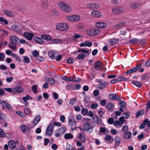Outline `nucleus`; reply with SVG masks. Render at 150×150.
<instances>
[{
    "label": "nucleus",
    "mask_w": 150,
    "mask_h": 150,
    "mask_svg": "<svg viewBox=\"0 0 150 150\" xmlns=\"http://www.w3.org/2000/svg\"><path fill=\"white\" fill-rule=\"evenodd\" d=\"M20 41V39L15 36H11L8 46L13 50H14L16 48V44L19 43Z\"/></svg>",
    "instance_id": "1"
},
{
    "label": "nucleus",
    "mask_w": 150,
    "mask_h": 150,
    "mask_svg": "<svg viewBox=\"0 0 150 150\" xmlns=\"http://www.w3.org/2000/svg\"><path fill=\"white\" fill-rule=\"evenodd\" d=\"M100 30L99 29L91 28L88 30L87 31V33L88 35L93 36L98 34L100 33Z\"/></svg>",
    "instance_id": "2"
},
{
    "label": "nucleus",
    "mask_w": 150,
    "mask_h": 150,
    "mask_svg": "<svg viewBox=\"0 0 150 150\" xmlns=\"http://www.w3.org/2000/svg\"><path fill=\"white\" fill-rule=\"evenodd\" d=\"M59 5L60 8L65 11L68 12L71 11V8L70 6L64 2L59 3Z\"/></svg>",
    "instance_id": "3"
},
{
    "label": "nucleus",
    "mask_w": 150,
    "mask_h": 150,
    "mask_svg": "<svg viewBox=\"0 0 150 150\" xmlns=\"http://www.w3.org/2000/svg\"><path fill=\"white\" fill-rule=\"evenodd\" d=\"M56 28L59 31H66L68 29V26L65 23H60L56 26Z\"/></svg>",
    "instance_id": "4"
},
{
    "label": "nucleus",
    "mask_w": 150,
    "mask_h": 150,
    "mask_svg": "<svg viewBox=\"0 0 150 150\" xmlns=\"http://www.w3.org/2000/svg\"><path fill=\"white\" fill-rule=\"evenodd\" d=\"M124 10L123 7L117 6L115 8H113L112 10V11L115 14H119L122 13Z\"/></svg>",
    "instance_id": "5"
},
{
    "label": "nucleus",
    "mask_w": 150,
    "mask_h": 150,
    "mask_svg": "<svg viewBox=\"0 0 150 150\" xmlns=\"http://www.w3.org/2000/svg\"><path fill=\"white\" fill-rule=\"evenodd\" d=\"M80 19V16L78 15L70 16L67 17V19L69 21L73 22L77 21Z\"/></svg>",
    "instance_id": "6"
},
{
    "label": "nucleus",
    "mask_w": 150,
    "mask_h": 150,
    "mask_svg": "<svg viewBox=\"0 0 150 150\" xmlns=\"http://www.w3.org/2000/svg\"><path fill=\"white\" fill-rule=\"evenodd\" d=\"M53 130V126L52 125H50L48 126L46 129L45 132V135L48 136H50L52 134Z\"/></svg>",
    "instance_id": "7"
},
{
    "label": "nucleus",
    "mask_w": 150,
    "mask_h": 150,
    "mask_svg": "<svg viewBox=\"0 0 150 150\" xmlns=\"http://www.w3.org/2000/svg\"><path fill=\"white\" fill-rule=\"evenodd\" d=\"M13 94H14V93H21L23 92V90L20 86H18L13 89Z\"/></svg>",
    "instance_id": "8"
},
{
    "label": "nucleus",
    "mask_w": 150,
    "mask_h": 150,
    "mask_svg": "<svg viewBox=\"0 0 150 150\" xmlns=\"http://www.w3.org/2000/svg\"><path fill=\"white\" fill-rule=\"evenodd\" d=\"M109 98L111 100H121V98L117 95L114 93H111L109 95Z\"/></svg>",
    "instance_id": "9"
},
{
    "label": "nucleus",
    "mask_w": 150,
    "mask_h": 150,
    "mask_svg": "<svg viewBox=\"0 0 150 150\" xmlns=\"http://www.w3.org/2000/svg\"><path fill=\"white\" fill-rule=\"evenodd\" d=\"M62 79L66 81H74V82H79L81 81V79H78L75 80L74 79H72L70 77H68L65 76H63L62 77Z\"/></svg>",
    "instance_id": "10"
},
{
    "label": "nucleus",
    "mask_w": 150,
    "mask_h": 150,
    "mask_svg": "<svg viewBox=\"0 0 150 150\" xmlns=\"http://www.w3.org/2000/svg\"><path fill=\"white\" fill-rule=\"evenodd\" d=\"M95 69L98 71H99L102 68V66L100 65V61H98L95 62L94 64Z\"/></svg>",
    "instance_id": "11"
},
{
    "label": "nucleus",
    "mask_w": 150,
    "mask_h": 150,
    "mask_svg": "<svg viewBox=\"0 0 150 150\" xmlns=\"http://www.w3.org/2000/svg\"><path fill=\"white\" fill-rule=\"evenodd\" d=\"M23 35L27 39L29 40H31L34 36L33 34L28 32H25L23 33Z\"/></svg>",
    "instance_id": "12"
},
{
    "label": "nucleus",
    "mask_w": 150,
    "mask_h": 150,
    "mask_svg": "<svg viewBox=\"0 0 150 150\" xmlns=\"http://www.w3.org/2000/svg\"><path fill=\"white\" fill-rule=\"evenodd\" d=\"M91 14L92 16L97 18H99L101 15V13L98 11H93Z\"/></svg>",
    "instance_id": "13"
},
{
    "label": "nucleus",
    "mask_w": 150,
    "mask_h": 150,
    "mask_svg": "<svg viewBox=\"0 0 150 150\" xmlns=\"http://www.w3.org/2000/svg\"><path fill=\"white\" fill-rule=\"evenodd\" d=\"M96 26L98 28H103L106 26V24L104 23L97 22L96 23Z\"/></svg>",
    "instance_id": "14"
},
{
    "label": "nucleus",
    "mask_w": 150,
    "mask_h": 150,
    "mask_svg": "<svg viewBox=\"0 0 150 150\" xmlns=\"http://www.w3.org/2000/svg\"><path fill=\"white\" fill-rule=\"evenodd\" d=\"M78 138L80 139L81 141L83 142H85L86 139L85 135L84 133H80L78 136Z\"/></svg>",
    "instance_id": "15"
},
{
    "label": "nucleus",
    "mask_w": 150,
    "mask_h": 150,
    "mask_svg": "<svg viewBox=\"0 0 150 150\" xmlns=\"http://www.w3.org/2000/svg\"><path fill=\"white\" fill-rule=\"evenodd\" d=\"M87 8L90 9H96L99 8V5L97 4H91L88 5Z\"/></svg>",
    "instance_id": "16"
},
{
    "label": "nucleus",
    "mask_w": 150,
    "mask_h": 150,
    "mask_svg": "<svg viewBox=\"0 0 150 150\" xmlns=\"http://www.w3.org/2000/svg\"><path fill=\"white\" fill-rule=\"evenodd\" d=\"M108 83L107 82H104L98 85V87L100 90H103L107 86Z\"/></svg>",
    "instance_id": "17"
},
{
    "label": "nucleus",
    "mask_w": 150,
    "mask_h": 150,
    "mask_svg": "<svg viewBox=\"0 0 150 150\" xmlns=\"http://www.w3.org/2000/svg\"><path fill=\"white\" fill-rule=\"evenodd\" d=\"M141 4L140 3H133L131 4L130 7L133 9H136L139 8L141 5Z\"/></svg>",
    "instance_id": "18"
},
{
    "label": "nucleus",
    "mask_w": 150,
    "mask_h": 150,
    "mask_svg": "<svg viewBox=\"0 0 150 150\" xmlns=\"http://www.w3.org/2000/svg\"><path fill=\"white\" fill-rule=\"evenodd\" d=\"M114 106V105L111 103H108L106 106L107 109L110 112H112V110L113 109Z\"/></svg>",
    "instance_id": "19"
},
{
    "label": "nucleus",
    "mask_w": 150,
    "mask_h": 150,
    "mask_svg": "<svg viewBox=\"0 0 150 150\" xmlns=\"http://www.w3.org/2000/svg\"><path fill=\"white\" fill-rule=\"evenodd\" d=\"M93 119L94 120V122L96 124H100L102 122L101 120L97 116H94Z\"/></svg>",
    "instance_id": "20"
},
{
    "label": "nucleus",
    "mask_w": 150,
    "mask_h": 150,
    "mask_svg": "<svg viewBox=\"0 0 150 150\" xmlns=\"http://www.w3.org/2000/svg\"><path fill=\"white\" fill-rule=\"evenodd\" d=\"M132 134V133L130 132H126L124 134V137L126 139H129L131 137Z\"/></svg>",
    "instance_id": "21"
},
{
    "label": "nucleus",
    "mask_w": 150,
    "mask_h": 150,
    "mask_svg": "<svg viewBox=\"0 0 150 150\" xmlns=\"http://www.w3.org/2000/svg\"><path fill=\"white\" fill-rule=\"evenodd\" d=\"M8 145L11 149L15 148L16 144L15 142L12 140H10L8 142Z\"/></svg>",
    "instance_id": "22"
},
{
    "label": "nucleus",
    "mask_w": 150,
    "mask_h": 150,
    "mask_svg": "<svg viewBox=\"0 0 150 150\" xmlns=\"http://www.w3.org/2000/svg\"><path fill=\"white\" fill-rule=\"evenodd\" d=\"M119 41V40L117 38H113L110 40L109 42L110 44L111 45H113L117 43Z\"/></svg>",
    "instance_id": "23"
},
{
    "label": "nucleus",
    "mask_w": 150,
    "mask_h": 150,
    "mask_svg": "<svg viewBox=\"0 0 150 150\" xmlns=\"http://www.w3.org/2000/svg\"><path fill=\"white\" fill-rule=\"evenodd\" d=\"M21 130L23 133H25L29 130V128L25 125H22L21 127Z\"/></svg>",
    "instance_id": "24"
},
{
    "label": "nucleus",
    "mask_w": 150,
    "mask_h": 150,
    "mask_svg": "<svg viewBox=\"0 0 150 150\" xmlns=\"http://www.w3.org/2000/svg\"><path fill=\"white\" fill-rule=\"evenodd\" d=\"M148 121V119L146 118V119H145L144 121H143L141 125L139 127V128L140 129H142L143 128H144L147 122Z\"/></svg>",
    "instance_id": "25"
},
{
    "label": "nucleus",
    "mask_w": 150,
    "mask_h": 150,
    "mask_svg": "<svg viewBox=\"0 0 150 150\" xmlns=\"http://www.w3.org/2000/svg\"><path fill=\"white\" fill-rule=\"evenodd\" d=\"M148 121V119L146 118V119H145L144 121H143L141 125L139 127V128L140 129H142L143 128H144L147 122Z\"/></svg>",
    "instance_id": "26"
},
{
    "label": "nucleus",
    "mask_w": 150,
    "mask_h": 150,
    "mask_svg": "<svg viewBox=\"0 0 150 150\" xmlns=\"http://www.w3.org/2000/svg\"><path fill=\"white\" fill-rule=\"evenodd\" d=\"M4 13L8 16L13 17V13L8 10H5L4 11Z\"/></svg>",
    "instance_id": "27"
},
{
    "label": "nucleus",
    "mask_w": 150,
    "mask_h": 150,
    "mask_svg": "<svg viewBox=\"0 0 150 150\" xmlns=\"http://www.w3.org/2000/svg\"><path fill=\"white\" fill-rule=\"evenodd\" d=\"M40 115L36 116L33 121V122L34 125H36L40 120Z\"/></svg>",
    "instance_id": "28"
},
{
    "label": "nucleus",
    "mask_w": 150,
    "mask_h": 150,
    "mask_svg": "<svg viewBox=\"0 0 150 150\" xmlns=\"http://www.w3.org/2000/svg\"><path fill=\"white\" fill-rule=\"evenodd\" d=\"M131 83L139 88H141L142 86L141 82L139 81H133Z\"/></svg>",
    "instance_id": "29"
},
{
    "label": "nucleus",
    "mask_w": 150,
    "mask_h": 150,
    "mask_svg": "<svg viewBox=\"0 0 150 150\" xmlns=\"http://www.w3.org/2000/svg\"><path fill=\"white\" fill-rule=\"evenodd\" d=\"M34 40L35 42L38 43H42L44 42V41L42 39L38 37H35Z\"/></svg>",
    "instance_id": "30"
},
{
    "label": "nucleus",
    "mask_w": 150,
    "mask_h": 150,
    "mask_svg": "<svg viewBox=\"0 0 150 150\" xmlns=\"http://www.w3.org/2000/svg\"><path fill=\"white\" fill-rule=\"evenodd\" d=\"M115 146H118L120 143V138L118 136H116L115 138Z\"/></svg>",
    "instance_id": "31"
},
{
    "label": "nucleus",
    "mask_w": 150,
    "mask_h": 150,
    "mask_svg": "<svg viewBox=\"0 0 150 150\" xmlns=\"http://www.w3.org/2000/svg\"><path fill=\"white\" fill-rule=\"evenodd\" d=\"M64 137L66 139H73V136L70 133H66L64 135Z\"/></svg>",
    "instance_id": "32"
},
{
    "label": "nucleus",
    "mask_w": 150,
    "mask_h": 150,
    "mask_svg": "<svg viewBox=\"0 0 150 150\" xmlns=\"http://www.w3.org/2000/svg\"><path fill=\"white\" fill-rule=\"evenodd\" d=\"M85 58V55L83 53H80L76 57L77 59L83 60Z\"/></svg>",
    "instance_id": "33"
},
{
    "label": "nucleus",
    "mask_w": 150,
    "mask_h": 150,
    "mask_svg": "<svg viewBox=\"0 0 150 150\" xmlns=\"http://www.w3.org/2000/svg\"><path fill=\"white\" fill-rule=\"evenodd\" d=\"M126 24V22H123L120 23L118 24L115 26V27L116 28H118L123 26Z\"/></svg>",
    "instance_id": "34"
},
{
    "label": "nucleus",
    "mask_w": 150,
    "mask_h": 150,
    "mask_svg": "<svg viewBox=\"0 0 150 150\" xmlns=\"http://www.w3.org/2000/svg\"><path fill=\"white\" fill-rule=\"evenodd\" d=\"M119 110L121 112H129L127 110L126 107H120Z\"/></svg>",
    "instance_id": "35"
},
{
    "label": "nucleus",
    "mask_w": 150,
    "mask_h": 150,
    "mask_svg": "<svg viewBox=\"0 0 150 150\" xmlns=\"http://www.w3.org/2000/svg\"><path fill=\"white\" fill-rule=\"evenodd\" d=\"M12 28L13 30L17 32L20 33L21 32V29L16 25H13L12 26Z\"/></svg>",
    "instance_id": "36"
},
{
    "label": "nucleus",
    "mask_w": 150,
    "mask_h": 150,
    "mask_svg": "<svg viewBox=\"0 0 150 150\" xmlns=\"http://www.w3.org/2000/svg\"><path fill=\"white\" fill-rule=\"evenodd\" d=\"M0 103L2 105L5 106L6 107L8 106V105L9 104L5 100H3L2 99H0Z\"/></svg>",
    "instance_id": "37"
},
{
    "label": "nucleus",
    "mask_w": 150,
    "mask_h": 150,
    "mask_svg": "<svg viewBox=\"0 0 150 150\" xmlns=\"http://www.w3.org/2000/svg\"><path fill=\"white\" fill-rule=\"evenodd\" d=\"M62 42V41L60 39H54L51 41L52 44L61 43Z\"/></svg>",
    "instance_id": "38"
},
{
    "label": "nucleus",
    "mask_w": 150,
    "mask_h": 150,
    "mask_svg": "<svg viewBox=\"0 0 150 150\" xmlns=\"http://www.w3.org/2000/svg\"><path fill=\"white\" fill-rule=\"evenodd\" d=\"M42 6L43 8L46 7L48 5V3L47 0H43L41 3Z\"/></svg>",
    "instance_id": "39"
},
{
    "label": "nucleus",
    "mask_w": 150,
    "mask_h": 150,
    "mask_svg": "<svg viewBox=\"0 0 150 150\" xmlns=\"http://www.w3.org/2000/svg\"><path fill=\"white\" fill-rule=\"evenodd\" d=\"M49 56L53 59L56 58V57L54 55V53L52 51H50L48 53Z\"/></svg>",
    "instance_id": "40"
},
{
    "label": "nucleus",
    "mask_w": 150,
    "mask_h": 150,
    "mask_svg": "<svg viewBox=\"0 0 150 150\" xmlns=\"http://www.w3.org/2000/svg\"><path fill=\"white\" fill-rule=\"evenodd\" d=\"M22 99L24 101V102H26V101L28 100L33 99V98L29 95H27L26 96L23 97Z\"/></svg>",
    "instance_id": "41"
},
{
    "label": "nucleus",
    "mask_w": 150,
    "mask_h": 150,
    "mask_svg": "<svg viewBox=\"0 0 150 150\" xmlns=\"http://www.w3.org/2000/svg\"><path fill=\"white\" fill-rule=\"evenodd\" d=\"M0 21L5 25H6L8 23L7 20L3 17H0Z\"/></svg>",
    "instance_id": "42"
},
{
    "label": "nucleus",
    "mask_w": 150,
    "mask_h": 150,
    "mask_svg": "<svg viewBox=\"0 0 150 150\" xmlns=\"http://www.w3.org/2000/svg\"><path fill=\"white\" fill-rule=\"evenodd\" d=\"M118 104L120 105V107H126L127 105V104L126 103L122 100H120V101L118 103Z\"/></svg>",
    "instance_id": "43"
},
{
    "label": "nucleus",
    "mask_w": 150,
    "mask_h": 150,
    "mask_svg": "<svg viewBox=\"0 0 150 150\" xmlns=\"http://www.w3.org/2000/svg\"><path fill=\"white\" fill-rule=\"evenodd\" d=\"M41 37L42 38L46 40H50L51 39V37L46 35H42L41 36Z\"/></svg>",
    "instance_id": "44"
},
{
    "label": "nucleus",
    "mask_w": 150,
    "mask_h": 150,
    "mask_svg": "<svg viewBox=\"0 0 150 150\" xmlns=\"http://www.w3.org/2000/svg\"><path fill=\"white\" fill-rule=\"evenodd\" d=\"M66 150H76L72 148V146L70 144H67L66 146Z\"/></svg>",
    "instance_id": "45"
},
{
    "label": "nucleus",
    "mask_w": 150,
    "mask_h": 150,
    "mask_svg": "<svg viewBox=\"0 0 150 150\" xmlns=\"http://www.w3.org/2000/svg\"><path fill=\"white\" fill-rule=\"evenodd\" d=\"M23 62L24 63H28L30 62V59L28 56H25L24 57Z\"/></svg>",
    "instance_id": "46"
},
{
    "label": "nucleus",
    "mask_w": 150,
    "mask_h": 150,
    "mask_svg": "<svg viewBox=\"0 0 150 150\" xmlns=\"http://www.w3.org/2000/svg\"><path fill=\"white\" fill-rule=\"evenodd\" d=\"M74 122H76L74 120V118L71 116L69 117H68V122L69 124H71Z\"/></svg>",
    "instance_id": "47"
},
{
    "label": "nucleus",
    "mask_w": 150,
    "mask_h": 150,
    "mask_svg": "<svg viewBox=\"0 0 150 150\" xmlns=\"http://www.w3.org/2000/svg\"><path fill=\"white\" fill-rule=\"evenodd\" d=\"M66 130V128L65 127H62L59 130L60 133L61 132V135H62L64 134Z\"/></svg>",
    "instance_id": "48"
},
{
    "label": "nucleus",
    "mask_w": 150,
    "mask_h": 150,
    "mask_svg": "<svg viewBox=\"0 0 150 150\" xmlns=\"http://www.w3.org/2000/svg\"><path fill=\"white\" fill-rule=\"evenodd\" d=\"M77 52H81L84 53H88L89 51L88 50H85L83 48H81V49H79L77 51Z\"/></svg>",
    "instance_id": "49"
},
{
    "label": "nucleus",
    "mask_w": 150,
    "mask_h": 150,
    "mask_svg": "<svg viewBox=\"0 0 150 150\" xmlns=\"http://www.w3.org/2000/svg\"><path fill=\"white\" fill-rule=\"evenodd\" d=\"M5 136V133L4 130L2 129H0V137H3Z\"/></svg>",
    "instance_id": "50"
},
{
    "label": "nucleus",
    "mask_w": 150,
    "mask_h": 150,
    "mask_svg": "<svg viewBox=\"0 0 150 150\" xmlns=\"http://www.w3.org/2000/svg\"><path fill=\"white\" fill-rule=\"evenodd\" d=\"M141 64H140L137 65L134 68L132 69L133 72L138 70L139 68H141Z\"/></svg>",
    "instance_id": "51"
},
{
    "label": "nucleus",
    "mask_w": 150,
    "mask_h": 150,
    "mask_svg": "<svg viewBox=\"0 0 150 150\" xmlns=\"http://www.w3.org/2000/svg\"><path fill=\"white\" fill-rule=\"evenodd\" d=\"M123 124V122H120L119 121H115L114 122V125L115 126H117L119 125H121Z\"/></svg>",
    "instance_id": "52"
},
{
    "label": "nucleus",
    "mask_w": 150,
    "mask_h": 150,
    "mask_svg": "<svg viewBox=\"0 0 150 150\" xmlns=\"http://www.w3.org/2000/svg\"><path fill=\"white\" fill-rule=\"evenodd\" d=\"M76 122H74L73 123H71V124H69V125L71 127V128L72 129V130L76 129Z\"/></svg>",
    "instance_id": "53"
},
{
    "label": "nucleus",
    "mask_w": 150,
    "mask_h": 150,
    "mask_svg": "<svg viewBox=\"0 0 150 150\" xmlns=\"http://www.w3.org/2000/svg\"><path fill=\"white\" fill-rule=\"evenodd\" d=\"M47 81L50 84H53L54 83L55 81L54 79L52 78H50L48 79Z\"/></svg>",
    "instance_id": "54"
},
{
    "label": "nucleus",
    "mask_w": 150,
    "mask_h": 150,
    "mask_svg": "<svg viewBox=\"0 0 150 150\" xmlns=\"http://www.w3.org/2000/svg\"><path fill=\"white\" fill-rule=\"evenodd\" d=\"M128 129V127L127 125L124 126L122 128V131L123 132H127Z\"/></svg>",
    "instance_id": "55"
},
{
    "label": "nucleus",
    "mask_w": 150,
    "mask_h": 150,
    "mask_svg": "<svg viewBox=\"0 0 150 150\" xmlns=\"http://www.w3.org/2000/svg\"><path fill=\"white\" fill-rule=\"evenodd\" d=\"M106 130V129L105 127H100V129L99 131V134H100V132L104 133Z\"/></svg>",
    "instance_id": "56"
},
{
    "label": "nucleus",
    "mask_w": 150,
    "mask_h": 150,
    "mask_svg": "<svg viewBox=\"0 0 150 150\" xmlns=\"http://www.w3.org/2000/svg\"><path fill=\"white\" fill-rule=\"evenodd\" d=\"M32 54L34 56L36 57L39 56V53L37 51L35 50L33 52Z\"/></svg>",
    "instance_id": "57"
},
{
    "label": "nucleus",
    "mask_w": 150,
    "mask_h": 150,
    "mask_svg": "<svg viewBox=\"0 0 150 150\" xmlns=\"http://www.w3.org/2000/svg\"><path fill=\"white\" fill-rule=\"evenodd\" d=\"M14 58H16V59L19 61H20V57H19L18 55L14 54V53H13L11 55Z\"/></svg>",
    "instance_id": "58"
},
{
    "label": "nucleus",
    "mask_w": 150,
    "mask_h": 150,
    "mask_svg": "<svg viewBox=\"0 0 150 150\" xmlns=\"http://www.w3.org/2000/svg\"><path fill=\"white\" fill-rule=\"evenodd\" d=\"M74 59L73 58L70 57L67 60V62L69 63H73L74 62Z\"/></svg>",
    "instance_id": "59"
},
{
    "label": "nucleus",
    "mask_w": 150,
    "mask_h": 150,
    "mask_svg": "<svg viewBox=\"0 0 150 150\" xmlns=\"http://www.w3.org/2000/svg\"><path fill=\"white\" fill-rule=\"evenodd\" d=\"M32 90L34 93H36L37 91V86L36 85H33L32 86Z\"/></svg>",
    "instance_id": "60"
},
{
    "label": "nucleus",
    "mask_w": 150,
    "mask_h": 150,
    "mask_svg": "<svg viewBox=\"0 0 150 150\" xmlns=\"http://www.w3.org/2000/svg\"><path fill=\"white\" fill-rule=\"evenodd\" d=\"M108 123L110 124H112L114 123V119L112 118H109L108 120Z\"/></svg>",
    "instance_id": "61"
},
{
    "label": "nucleus",
    "mask_w": 150,
    "mask_h": 150,
    "mask_svg": "<svg viewBox=\"0 0 150 150\" xmlns=\"http://www.w3.org/2000/svg\"><path fill=\"white\" fill-rule=\"evenodd\" d=\"M92 43L91 42H88V41H86L85 42L86 46L88 47H91L92 45Z\"/></svg>",
    "instance_id": "62"
},
{
    "label": "nucleus",
    "mask_w": 150,
    "mask_h": 150,
    "mask_svg": "<svg viewBox=\"0 0 150 150\" xmlns=\"http://www.w3.org/2000/svg\"><path fill=\"white\" fill-rule=\"evenodd\" d=\"M76 99L74 98L71 99L69 101L70 104L72 105H74V104L76 103Z\"/></svg>",
    "instance_id": "63"
},
{
    "label": "nucleus",
    "mask_w": 150,
    "mask_h": 150,
    "mask_svg": "<svg viewBox=\"0 0 150 150\" xmlns=\"http://www.w3.org/2000/svg\"><path fill=\"white\" fill-rule=\"evenodd\" d=\"M91 126L90 124L89 123H86L84 124V127L86 129H87L89 128Z\"/></svg>",
    "instance_id": "64"
}]
</instances>
